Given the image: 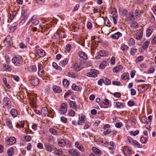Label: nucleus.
I'll return each instance as SVG.
<instances>
[{
  "label": "nucleus",
  "instance_id": "de8ad7c7",
  "mask_svg": "<svg viewBox=\"0 0 156 156\" xmlns=\"http://www.w3.org/2000/svg\"><path fill=\"white\" fill-rule=\"evenodd\" d=\"M24 139L27 142L30 141L31 139V136L27 134L23 136Z\"/></svg>",
  "mask_w": 156,
  "mask_h": 156
},
{
  "label": "nucleus",
  "instance_id": "338daca9",
  "mask_svg": "<svg viewBox=\"0 0 156 156\" xmlns=\"http://www.w3.org/2000/svg\"><path fill=\"white\" fill-rule=\"evenodd\" d=\"M139 133V130H136L135 132L131 131L130 133V134L131 135H133L134 136H136L138 135Z\"/></svg>",
  "mask_w": 156,
  "mask_h": 156
},
{
  "label": "nucleus",
  "instance_id": "c9c22d12",
  "mask_svg": "<svg viewBox=\"0 0 156 156\" xmlns=\"http://www.w3.org/2000/svg\"><path fill=\"white\" fill-rule=\"evenodd\" d=\"M37 53L39 56L42 57L44 55L45 52L42 49H39L37 51Z\"/></svg>",
  "mask_w": 156,
  "mask_h": 156
},
{
  "label": "nucleus",
  "instance_id": "5fc2aeb1",
  "mask_svg": "<svg viewBox=\"0 0 156 156\" xmlns=\"http://www.w3.org/2000/svg\"><path fill=\"white\" fill-rule=\"evenodd\" d=\"M147 137H146L144 136H143L141 138V141L142 143L144 144L146 143L148 140Z\"/></svg>",
  "mask_w": 156,
  "mask_h": 156
},
{
  "label": "nucleus",
  "instance_id": "58836bf2",
  "mask_svg": "<svg viewBox=\"0 0 156 156\" xmlns=\"http://www.w3.org/2000/svg\"><path fill=\"white\" fill-rule=\"evenodd\" d=\"M69 59L68 58H65L60 62V64L62 66H64L68 63Z\"/></svg>",
  "mask_w": 156,
  "mask_h": 156
},
{
  "label": "nucleus",
  "instance_id": "a211bd4d",
  "mask_svg": "<svg viewBox=\"0 0 156 156\" xmlns=\"http://www.w3.org/2000/svg\"><path fill=\"white\" fill-rule=\"evenodd\" d=\"M115 107L118 108H123L125 105L124 103L119 102H115Z\"/></svg>",
  "mask_w": 156,
  "mask_h": 156
},
{
  "label": "nucleus",
  "instance_id": "1a4fd4ad",
  "mask_svg": "<svg viewBox=\"0 0 156 156\" xmlns=\"http://www.w3.org/2000/svg\"><path fill=\"white\" fill-rule=\"evenodd\" d=\"M67 111V108L66 104L63 103L61 104L60 107V113L62 114L66 113Z\"/></svg>",
  "mask_w": 156,
  "mask_h": 156
},
{
  "label": "nucleus",
  "instance_id": "37998d69",
  "mask_svg": "<svg viewBox=\"0 0 156 156\" xmlns=\"http://www.w3.org/2000/svg\"><path fill=\"white\" fill-rule=\"evenodd\" d=\"M17 25V23H15L13 24V26L11 28L10 30V33H12L16 29V26Z\"/></svg>",
  "mask_w": 156,
  "mask_h": 156
},
{
  "label": "nucleus",
  "instance_id": "473e14b6",
  "mask_svg": "<svg viewBox=\"0 0 156 156\" xmlns=\"http://www.w3.org/2000/svg\"><path fill=\"white\" fill-rule=\"evenodd\" d=\"M72 88L73 90L76 91L80 90L81 89V87L80 86H77L75 83L73 84Z\"/></svg>",
  "mask_w": 156,
  "mask_h": 156
},
{
  "label": "nucleus",
  "instance_id": "c85d7f7f",
  "mask_svg": "<svg viewBox=\"0 0 156 156\" xmlns=\"http://www.w3.org/2000/svg\"><path fill=\"white\" fill-rule=\"evenodd\" d=\"M24 123L23 121H19L17 123L16 127L17 128H23L24 127Z\"/></svg>",
  "mask_w": 156,
  "mask_h": 156
},
{
  "label": "nucleus",
  "instance_id": "09e8293b",
  "mask_svg": "<svg viewBox=\"0 0 156 156\" xmlns=\"http://www.w3.org/2000/svg\"><path fill=\"white\" fill-rule=\"evenodd\" d=\"M66 143L64 140L63 139H61L59 140L58 142V145L61 146L63 147L66 145Z\"/></svg>",
  "mask_w": 156,
  "mask_h": 156
},
{
  "label": "nucleus",
  "instance_id": "3c124183",
  "mask_svg": "<svg viewBox=\"0 0 156 156\" xmlns=\"http://www.w3.org/2000/svg\"><path fill=\"white\" fill-rule=\"evenodd\" d=\"M144 59V57L142 56H140L138 57L136 59V63H139L141 62Z\"/></svg>",
  "mask_w": 156,
  "mask_h": 156
},
{
  "label": "nucleus",
  "instance_id": "aec40b11",
  "mask_svg": "<svg viewBox=\"0 0 156 156\" xmlns=\"http://www.w3.org/2000/svg\"><path fill=\"white\" fill-rule=\"evenodd\" d=\"M78 55L80 57L83 59L86 60L87 58V55L84 52L80 51L78 53Z\"/></svg>",
  "mask_w": 156,
  "mask_h": 156
},
{
  "label": "nucleus",
  "instance_id": "680f3d73",
  "mask_svg": "<svg viewBox=\"0 0 156 156\" xmlns=\"http://www.w3.org/2000/svg\"><path fill=\"white\" fill-rule=\"evenodd\" d=\"M91 123L90 122H86L84 126L83 129H87L91 126Z\"/></svg>",
  "mask_w": 156,
  "mask_h": 156
},
{
  "label": "nucleus",
  "instance_id": "bb28decb",
  "mask_svg": "<svg viewBox=\"0 0 156 156\" xmlns=\"http://www.w3.org/2000/svg\"><path fill=\"white\" fill-rule=\"evenodd\" d=\"M153 31V28L152 27H149L147 29V31L146 36L147 37H150L152 34Z\"/></svg>",
  "mask_w": 156,
  "mask_h": 156
},
{
  "label": "nucleus",
  "instance_id": "0e129e2a",
  "mask_svg": "<svg viewBox=\"0 0 156 156\" xmlns=\"http://www.w3.org/2000/svg\"><path fill=\"white\" fill-rule=\"evenodd\" d=\"M62 151L61 149H57L55 151V154L56 155H60L62 154Z\"/></svg>",
  "mask_w": 156,
  "mask_h": 156
},
{
  "label": "nucleus",
  "instance_id": "72a5a7b5",
  "mask_svg": "<svg viewBox=\"0 0 156 156\" xmlns=\"http://www.w3.org/2000/svg\"><path fill=\"white\" fill-rule=\"evenodd\" d=\"M128 41V45L129 46L134 45L136 43L135 40L132 38H129Z\"/></svg>",
  "mask_w": 156,
  "mask_h": 156
},
{
  "label": "nucleus",
  "instance_id": "774afa93",
  "mask_svg": "<svg viewBox=\"0 0 156 156\" xmlns=\"http://www.w3.org/2000/svg\"><path fill=\"white\" fill-rule=\"evenodd\" d=\"M86 119V117L84 115H82L79 117V120L82 122H84L85 121Z\"/></svg>",
  "mask_w": 156,
  "mask_h": 156
},
{
  "label": "nucleus",
  "instance_id": "dca6fc26",
  "mask_svg": "<svg viewBox=\"0 0 156 156\" xmlns=\"http://www.w3.org/2000/svg\"><path fill=\"white\" fill-rule=\"evenodd\" d=\"M143 33L141 30H139L136 35V38L138 40H140L143 37Z\"/></svg>",
  "mask_w": 156,
  "mask_h": 156
},
{
  "label": "nucleus",
  "instance_id": "052dcab7",
  "mask_svg": "<svg viewBox=\"0 0 156 156\" xmlns=\"http://www.w3.org/2000/svg\"><path fill=\"white\" fill-rule=\"evenodd\" d=\"M104 83L106 85H109L110 83V81L106 78L103 79Z\"/></svg>",
  "mask_w": 156,
  "mask_h": 156
},
{
  "label": "nucleus",
  "instance_id": "f257e3e1",
  "mask_svg": "<svg viewBox=\"0 0 156 156\" xmlns=\"http://www.w3.org/2000/svg\"><path fill=\"white\" fill-rule=\"evenodd\" d=\"M2 104L4 108L9 109L11 108L12 103L10 99L7 97H5L3 99Z\"/></svg>",
  "mask_w": 156,
  "mask_h": 156
},
{
  "label": "nucleus",
  "instance_id": "e433bc0d",
  "mask_svg": "<svg viewBox=\"0 0 156 156\" xmlns=\"http://www.w3.org/2000/svg\"><path fill=\"white\" fill-rule=\"evenodd\" d=\"M119 13L124 15H126L127 13V11L125 9L119 8Z\"/></svg>",
  "mask_w": 156,
  "mask_h": 156
},
{
  "label": "nucleus",
  "instance_id": "39448f33",
  "mask_svg": "<svg viewBox=\"0 0 156 156\" xmlns=\"http://www.w3.org/2000/svg\"><path fill=\"white\" fill-rule=\"evenodd\" d=\"M43 64V62H41L38 64V74L39 76L41 77H42L45 74V72L43 70V66H42Z\"/></svg>",
  "mask_w": 156,
  "mask_h": 156
},
{
  "label": "nucleus",
  "instance_id": "2eb2a0df",
  "mask_svg": "<svg viewBox=\"0 0 156 156\" xmlns=\"http://www.w3.org/2000/svg\"><path fill=\"white\" fill-rule=\"evenodd\" d=\"M75 146L76 148H77L80 151L83 152L84 151V148L82 145L79 144L78 142H76L75 143Z\"/></svg>",
  "mask_w": 156,
  "mask_h": 156
},
{
  "label": "nucleus",
  "instance_id": "ddd939ff",
  "mask_svg": "<svg viewBox=\"0 0 156 156\" xmlns=\"http://www.w3.org/2000/svg\"><path fill=\"white\" fill-rule=\"evenodd\" d=\"M73 68L75 70L79 71L82 69L83 67L80 63H75L73 65Z\"/></svg>",
  "mask_w": 156,
  "mask_h": 156
},
{
  "label": "nucleus",
  "instance_id": "20e7f679",
  "mask_svg": "<svg viewBox=\"0 0 156 156\" xmlns=\"http://www.w3.org/2000/svg\"><path fill=\"white\" fill-rule=\"evenodd\" d=\"M149 88V87L147 84L140 85L138 86V91L141 93L145 92Z\"/></svg>",
  "mask_w": 156,
  "mask_h": 156
},
{
  "label": "nucleus",
  "instance_id": "e2e57ef3",
  "mask_svg": "<svg viewBox=\"0 0 156 156\" xmlns=\"http://www.w3.org/2000/svg\"><path fill=\"white\" fill-rule=\"evenodd\" d=\"M129 19L131 21L135 19V16L133 15V13L132 12H130L129 13Z\"/></svg>",
  "mask_w": 156,
  "mask_h": 156
},
{
  "label": "nucleus",
  "instance_id": "864d4df0",
  "mask_svg": "<svg viewBox=\"0 0 156 156\" xmlns=\"http://www.w3.org/2000/svg\"><path fill=\"white\" fill-rule=\"evenodd\" d=\"M3 81L5 84V85L8 88H10L11 87L9 85V84L7 82V80L6 78H3Z\"/></svg>",
  "mask_w": 156,
  "mask_h": 156
},
{
  "label": "nucleus",
  "instance_id": "603ef678",
  "mask_svg": "<svg viewBox=\"0 0 156 156\" xmlns=\"http://www.w3.org/2000/svg\"><path fill=\"white\" fill-rule=\"evenodd\" d=\"M137 49L136 48H133L131 49L130 53L132 55H134L137 52Z\"/></svg>",
  "mask_w": 156,
  "mask_h": 156
},
{
  "label": "nucleus",
  "instance_id": "cd10ccee",
  "mask_svg": "<svg viewBox=\"0 0 156 156\" xmlns=\"http://www.w3.org/2000/svg\"><path fill=\"white\" fill-rule=\"evenodd\" d=\"M123 69L122 65H119L113 69V71L114 72H117L121 71Z\"/></svg>",
  "mask_w": 156,
  "mask_h": 156
},
{
  "label": "nucleus",
  "instance_id": "a18cd8bd",
  "mask_svg": "<svg viewBox=\"0 0 156 156\" xmlns=\"http://www.w3.org/2000/svg\"><path fill=\"white\" fill-rule=\"evenodd\" d=\"M16 12L15 11H12L10 13L9 18L12 20L14 19V17L16 16Z\"/></svg>",
  "mask_w": 156,
  "mask_h": 156
},
{
  "label": "nucleus",
  "instance_id": "9d476101",
  "mask_svg": "<svg viewBox=\"0 0 156 156\" xmlns=\"http://www.w3.org/2000/svg\"><path fill=\"white\" fill-rule=\"evenodd\" d=\"M68 152L73 156H79L80 155V152L76 149H70L68 151Z\"/></svg>",
  "mask_w": 156,
  "mask_h": 156
},
{
  "label": "nucleus",
  "instance_id": "13d9d810",
  "mask_svg": "<svg viewBox=\"0 0 156 156\" xmlns=\"http://www.w3.org/2000/svg\"><path fill=\"white\" fill-rule=\"evenodd\" d=\"M62 83L64 86L67 87L69 86V83L68 80L66 79H64L62 81Z\"/></svg>",
  "mask_w": 156,
  "mask_h": 156
},
{
  "label": "nucleus",
  "instance_id": "423d86ee",
  "mask_svg": "<svg viewBox=\"0 0 156 156\" xmlns=\"http://www.w3.org/2000/svg\"><path fill=\"white\" fill-rule=\"evenodd\" d=\"M39 22V21L34 16H33L29 20L27 24H29L31 23H32V25L33 26H36L37 25Z\"/></svg>",
  "mask_w": 156,
  "mask_h": 156
},
{
  "label": "nucleus",
  "instance_id": "f8f14e48",
  "mask_svg": "<svg viewBox=\"0 0 156 156\" xmlns=\"http://www.w3.org/2000/svg\"><path fill=\"white\" fill-rule=\"evenodd\" d=\"M123 152L124 154L126 156L129 155L132 153L131 148L130 147L127 146H125Z\"/></svg>",
  "mask_w": 156,
  "mask_h": 156
},
{
  "label": "nucleus",
  "instance_id": "2f4dec72",
  "mask_svg": "<svg viewBox=\"0 0 156 156\" xmlns=\"http://www.w3.org/2000/svg\"><path fill=\"white\" fill-rule=\"evenodd\" d=\"M121 78L123 80H129V75L128 73H124L121 76Z\"/></svg>",
  "mask_w": 156,
  "mask_h": 156
},
{
  "label": "nucleus",
  "instance_id": "6ab92c4d",
  "mask_svg": "<svg viewBox=\"0 0 156 156\" xmlns=\"http://www.w3.org/2000/svg\"><path fill=\"white\" fill-rule=\"evenodd\" d=\"M69 103L71 108L74 109L76 110L77 109V105L75 101L70 100Z\"/></svg>",
  "mask_w": 156,
  "mask_h": 156
},
{
  "label": "nucleus",
  "instance_id": "6e6552de",
  "mask_svg": "<svg viewBox=\"0 0 156 156\" xmlns=\"http://www.w3.org/2000/svg\"><path fill=\"white\" fill-rule=\"evenodd\" d=\"M16 141V138L13 136H11L5 141V144L8 145L13 144Z\"/></svg>",
  "mask_w": 156,
  "mask_h": 156
},
{
  "label": "nucleus",
  "instance_id": "ea45409f",
  "mask_svg": "<svg viewBox=\"0 0 156 156\" xmlns=\"http://www.w3.org/2000/svg\"><path fill=\"white\" fill-rule=\"evenodd\" d=\"M107 63L105 61H102L99 65V68L101 69H103L106 66Z\"/></svg>",
  "mask_w": 156,
  "mask_h": 156
},
{
  "label": "nucleus",
  "instance_id": "0eeeda50",
  "mask_svg": "<svg viewBox=\"0 0 156 156\" xmlns=\"http://www.w3.org/2000/svg\"><path fill=\"white\" fill-rule=\"evenodd\" d=\"M30 82L34 86H37L39 83V81L38 78L34 76H31L30 78Z\"/></svg>",
  "mask_w": 156,
  "mask_h": 156
},
{
  "label": "nucleus",
  "instance_id": "8fccbe9b",
  "mask_svg": "<svg viewBox=\"0 0 156 156\" xmlns=\"http://www.w3.org/2000/svg\"><path fill=\"white\" fill-rule=\"evenodd\" d=\"M132 142L133 143L134 145L136 146L138 148H142V145H140L137 141L135 140H132Z\"/></svg>",
  "mask_w": 156,
  "mask_h": 156
},
{
  "label": "nucleus",
  "instance_id": "9b49d317",
  "mask_svg": "<svg viewBox=\"0 0 156 156\" xmlns=\"http://www.w3.org/2000/svg\"><path fill=\"white\" fill-rule=\"evenodd\" d=\"M86 75L88 76L95 77L97 76V70L92 69L90 70V72L87 73Z\"/></svg>",
  "mask_w": 156,
  "mask_h": 156
},
{
  "label": "nucleus",
  "instance_id": "69168bd1",
  "mask_svg": "<svg viewBox=\"0 0 156 156\" xmlns=\"http://www.w3.org/2000/svg\"><path fill=\"white\" fill-rule=\"evenodd\" d=\"M142 121L144 124H148L147 119L146 117H143L142 118Z\"/></svg>",
  "mask_w": 156,
  "mask_h": 156
},
{
  "label": "nucleus",
  "instance_id": "c756f323",
  "mask_svg": "<svg viewBox=\"0 0 156 156\" xmlns=\"http://www.w3.org/2000/svg\"><path fill=\"white\" fill-rule=\"evenodd\" d=\"M150 44V42L149 41H145L143 44V49L144 50H147Z\"/></svg>",
  "mask_w": 156,
  "mask_h": 156
},
{
  "label": "nucleus",
  "instance_id": "6e6d98bb",
  "mask_svg": "<svg viewBox=\"0 0 156 156\" xmlns=\"http://www.w3.org/2000/svg\"><path fill=\"white\" fill-rule=\"evenodd\" d=\"M69 115L70 116H74L75 115V112L72 110L70 109L68 111Z\"/></svg>",
  "mask_w": 156,
  "mask_h": 156
},
{
  "label": "nucleus",
  "instance_id": "49530a36",
  "mask_svg": "<svg viewBox=\"0 0 156 156\" xmlns=\"http://www.w3.org/2000/svg\"><path fill=\"white\" fill-rule=\"evenodd\" d=\"M67 76L70 77L74 78L76 77V75L73 72H69L67 73Z\"/></svg>",
  "mask_w": 156,
  "mask_h": 156
},
{
  "label": "nucleus",
  "instance_id": "4468645a",
  "mask_svg": "<svg viewBox=\"0 0 156 156\" xmlns=\"http://www.w3.org/2000/svg\"><path fill=\"white\" fill-rule=\"evenodd\" d=\"M45 147L46 150L48 151L51 152L55 148L54 145L50 144H47L45 146Z\"/></svg>",
  "mask_w": 156,
  "mask_h": 156
},
{
  "label": "nucleus",
  "instance_id": "bf43d9fd",
  "mask_svg": "<svg viewBox=\"0 0 156 156\" xmlns=\"http://www.w3.org/2000/svg\"><path fill=\"white\" fill-rule=\"evenodd\" d=\"M30 70L32 72H35L37 71L36 67L35 66H32L30 67Z\"/></svg>",
  "mask_w": 156,
  "mask_h": 156
},
{
  "label": "nucleus",
  "instance_id": "7ed1b4c3",
  "mask_svg": "<svg viewBox=\"0 0 156 156\" xmlns=\"http://www.w3.org/2000/svg\"><path fill=\"white\" fill-rule=\"evenodd\" d=\"M22 57L20 56L14 57L12 61L14 65L17 66H20L21 64Z\"/></svg>",
  "mask_w": 156,
  "mask_h": 156
},
{
  "label": "nucleus",
  "instance_id": "4be33fe9",
  "mask_svg": "<svg viewBox=\"0 0 156 156\" xmlns=\"http://www.w3.org/2000/svg\"><path fill=\"white\" fill-rule=\"evenodd\" d=\"M92 150L93 152L96 154L98 156H100L101 154V151L98 148L95 147H93L92 148Z\"/></svg>",
  "mask_w": 156,
  "mask_h": 156
},
{
  "label": "nucleus",
  "instance_id": "a878e982",
  "mask_svg": "<svg viewBox=\"0 0 156 156\" xmlns=\"http://www.w3.org/2000/svg\"><path fill=\"white\" fill-rule=\"evenodd\" d=\"M6 125L10 129H12L13 127L11 121L9 118H7L6 119Z\"/></svg>",
  "mask_w": 156,
  "mask_h": 156
},
{
  "label": "nucleus",
  "instance_id": "a19ab883",
  "mask_svg": "<svg viewBox=\"0 0 156 156\" xmlns=\"http://www.w3.org/2000/svg\"><path fill=\"white\" fill-rule=\"evenodd\" d=\"M14 154V149L11 147L8 149L7 151V154L9 156H12Z\"/></svg>",
  "mask_w": 156,
  "mask_h": 156
},
{
  "label": "nucleus",
  "instance_id": "4c0bfd02",
  "mask_svg": "<svg viewBox=\"0 0 156 156\" xmlns=\"http://www.w3.org/2000/svg\"><path fill=\"white\" fill-rule=\"evenodd\" d=\"M120 48L121 50L124 52V53H125L127 52L128 49L129 48V47L125 44H122L121 45Z\"/></svg>",
  "mask_w": 156,
  "mask_h": 156
},
{
  "label": "nucleus",
  "instance_id": "f704fd0d",
  "mask_svg": "<svg viewBox=\"0 0 156 156\" xmlns=\"http://www.w3.org/2000/svg\"><path fill=\"white\" fill-rule=\"evenodd\" d=\"M10 113L13 116L16 117L18 115V112L17 110L15 109H12L10 111Z\"/></svg>",
  "mask_w": 156,
  "mask_h": 156
},
{
  "label": "nucleus",
  "instance_id": "412c9836",
  "mask_svg": "<svg viewBox=\"0 0 156 156\" xmlns=\"http://www.w3.org/2000/svg\"><path fill=\"white\" fill-rule=\"evenodd\" d=\"M122 36V34L119 32L115 33L112 36V37L113 39H117L119 37Z\"/></svg>",
  "mask_w": 156,
  "mask_h": 156
},
{
  "label": "nucleus",
  "instance_id": "f03ea898",
  "mask_svg": "<svg viewBox=\"0 0 156 156\" xmlns=\"http://www.w3.org/2000/svg\"><path fill=\"white\" fill-rule=\"evenodd\" d=\"M27 9V6L25 5H23L22 7L21 17L24 22H25L27 20L28 17V15L26 13Z\"/></svg>",
  "mask_w": 156,
  "mask_h": 156
},
{
  "label": "nucleus",
  "instance_id": "f3484780",
  "mask_svg": "<svg viewBox=\"0 0 156 156\" xmlns=\"http://www.w3.org/2000/svg\"><path fill=\"white\" fill-rule=\"evenodd\" d=\"M101 40L98 38H94V40L92 41V44L91 45V46L96 47L99 43L101 42Z\"/></svg>",
  "mask_w": 156,
  "mask_h": 156
},
{
  "label": "nucleus",
  "instance_id": "5701e85b",
  "mask_svg": "<svg viewBox=\"0 0 156 156\" xmlns=\"http://www.w3.org/2000/svg\"><path fill=\"white\" fill-rule=\"evenodd\" d=\"M109 13H110L112 16H117V14L116 10L114 8H111L109 10Z\"/></svg>",
  "mask_w": 156,
  "mask_h": 156
},
{
  "label": "nucleus",
  "instance_id": "79ce46f5",
  "mask_svg": "<svg viewBox=\"0 0 156 156\" xmlns=\"http://www.w3.org/2000/svg\"><path fill=\"white\" fill-rule=\"evenodd\" d=\"M3 67L5 71H9L11 70V66L8 65L4 64L3 66Z\"/></svg>",
  "mask_w": 156,
  "mask_h": 156
},
{
  "label": "nucleus",
  "instance_id": "393cba45",
  "mask_svg": "<svg viewBox=\"0 0 156 156\" xmlns=\"http://www.w3.org/2000/svg\"><path fill=\"white\" fill-rule=\"evenodd\" d=\"M99 55L101 57H105L108 55V52L105 50H101L98 52Z\"/></svg>",
  "mask_w": 156,
  "mask_h": 156
},
{
  "label": "nucleus",
  "instance_id": "b1692460",
  "mask_svg": "<svg viewBox=\"0 0 156 156\" xmlns=\"http://www.w3.org/2000/svg\"><path fill=\"white\" fill-rule=\"evenodd\" d=\"M41 112L44 116H48V109L46 107H44L42 109Z\"/></svg>",
  "mask_w": 156,
  "mask_h": 156
},
{
  "label": "nucleus",
  "instance_id": "7c9ffc66",
  "mask_svg": "<svg viewBox=\"0 0 156 156\" xmlns=\"http://www.w3.org/2000/svg\"><path fill=\"white\" fill-rule=\"evenodd\" d=\"M53 89L55 92L57 93H60L62 91L61 89L59 86L56 85L53 87Z\"/></svg>",
  "mask_w": 156,
  "mask_h": 156
},
{
  "label": "nucleus",
  "instance_id": "4d7b16f0",
  "mask_svg": "<svg viewBox=\"0 0 156 156\" xmlns=\"http://www.w3.org/2000/svg\"><path fill=\"white\" fill-rule=\"evenodd\" d=\"M49 131L50 132L54 135H57V133L55 129L53 128H50L49 129Z\"/></svg>",
  "mask_w": 156,
  "mask_h": 156
},
{
  "label": "nucleus",
  "instance_id": "c03bdc74",
  "mask_svg": "<svg viewBox=\"0 0 156 156\" xmlns=\"http://www.w3.org/2000/svg\"><path fill=\"white\" fill-rule=\"evenodd\" d=\"M130 27L134 28L136 29L138 27V25L137 23L136 22H132L130 24Z\"/></svg>",
  "mask_w": 156,
  "mask_h": 156
}]
</instances>
